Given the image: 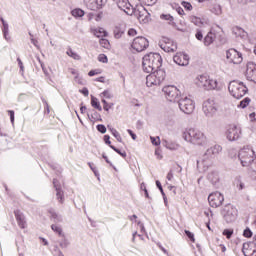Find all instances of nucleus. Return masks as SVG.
<instances>
[{"instance_id": "1", "label": "nucleus", "mask_w": 256, "mask_h": 256, "mask_svg": "<svg viewBox=\"0 0 256 256\" xmlns=\"http://www.w3.org/2000/svg\"><path fill=\"white\" fill-rule=\"evenodd\" d=\"M182 137L184 141L191 143V145H197L198 147H207V145H209V139H207L205 133L195 128L185 130Z\"/></svg>"}, {"instance_id": "2", "label": "nucleus", "mask_w": 256, "mask_h": 256, "mask_svg": "<svg viewBox=\"0 0 256 256\" xmlns=\"http://www.w3.org/2000/svg\"><path fill=\"white\" fill-rule=\"evenodd\" d=\"M195 85L200 89H204V91H221V86H219L217 79H213L207 74L198 75L195 78Z\"/></svg>"}, {"instance_id": "3", "label": "nucleus", "mask_w": 256, "mask_h": 256, "mask_svg": "<svg viewBox=\"0 0 256 256\" xmlns=\"http://www.w3.org/2000/svg\"><path fill=\"white\" fill-rule=\"evenodd\" d=\"M161 67V55L158 53L146 54L142 60V68L145 73H153Z\"/></svg>"}, {"instance_id": "4", "label": "nucleus", "mask_w": 256, "mask_h": 256, "mask_svg": "<svg viewBox=\"0 0 256 256\" xmlns=\"http://www.w3.org/2000/svg\"><path fill=\"white\" fill-rule=\"evenodd\" d=\"M222 147L219 145H214L206 150V152L202 155V157L197 161V165H204V167H209L211 165V161L219 155L220 151H222Z\"/></svg>"}, {"instance_id": "5", "label": "nucleus", "mask_w": 256, "mask_h": 256, "mask_svg": "<svg viewBox=\"0 0 256 256\" xmlns=\"http://www.w3.org/2000/svg\"><path fill=\"white\" fill-rule=\"evenodd\" d=\"M238 159L242 167H249L255 161V151L251 147H244L238 152Z\"/></svg>"}, {"instance_id": "6", "label": "nucleus", "mask_w": 256, "mask_h": 256, "mask_svg": "<svg viewBox=\"0 0 256 256\" xmlns=\"http://www.w3.org/2000/svg\"><path fill=\"white\" fill-rule=\"evenodd\" d=\"M229 93L234 97V99H241V97H245L247 95V86L240 81H232L228 86Z\"/></svg>"}, {"instance_id": "7", "label": "nucleus", "mask_w": 256, "mask_h": 256, "mask_svg": "<svg viewBox=\"0 0 256 256\" xmlns=\"http://www.w3.org/2000/svg\"><path fill=\"white\" fill-rule=\"evenodd\" d=\"M202 111L208 119H213L217 116V111H219V104L215 99L210 98L203 102Z\"/></svg>"}, {"instance_id": "8", "label": "nucleus", "mask_w": 256, "mask_h": 256, "mask_svg": "<svg viewBox=\"0 0 256 256\" xmlns=\"http://www.w3.org/2000/svg\"><path fill=\"white\" fill-rule=\"evenodd\" d=\"M165 77V70H156L155 72H152L146 77V85L147 87H157L161 85L163 81H165Z\"/></svg>"}, {"instance_id": "9", "label": "nucleus", "mask_w": 256, "mask_h": 256, "mask_svg": "<svg viewBox=\"0 0 256 256\" xmlns=\"http://www.w3.org/2000/svg\"><path fill=\"white\" fill-rule=\"evenodd\" d=\"M180 111L186 115H191L195 111V101L190 96L182 95L177 101Z\"/></svg>"}, {"instance_id": "10", "label": "nucleus", "mask_w": 256, "mask_h": 256, "mask_svg": "<svg viewBox=\"0 0 256 256\" xmlns=\"http://www.w3.org/2000/svg\"><path fill=\"white\" fill-rule=\"evenodd\" d=\"M162 93L171 103H175L180 100L183 95H181V91L175 85H167L162 88Z\"/></svg>"}, {"instance_id": "11", "label": "nucleus", "mask_w": 256, "mask_h": 256, "mask_svg": "<svg viewBox=\"0 0 256 256\" xmlns=\"http://www.w3.org/2000/svg\"><path fill=\"white\" fill-rule=\"evenodd\" d=\"M226 59L228 63H233L234 65H240V63H243V54L231 48L226 51Z\"/></svg>"}, {"instance_id": "12", "label": "nucleus", "mask_w": 256, "mask_h": 256, "mask_svg": "<svg viewBox=\"0 0 256 256\" xmlns=\"http://www.w3.org/2000/svg\"><path fill=\"white\" fill-rule=\"evenodd\" d=\"M223 201H225V197L221 192H213L208 196V203L210 207H214L217 209V207H221L223 205Z\"/></svg>"}, {"instance_id": "13", "label": "nucleus", "mask_w": 256, "mask_h": 256, "mask_svg": "<svg viewBox=\"0 0 256 256\" xmlns=\"http://www.w3.org/2000/svg\"><path fill=\"white\" fill-rule=\"evenodd\" d=\"M131 47L134 51H137V53H141V51H145V49L149 47V40L145 37H136L133 40Z\"/></svg>"}, {"instance_id": "14", "label": "nucleus", "mask_w": 256, "mask_h": 256, "mask_svg": "<svg viewBox=\"0 0 256 256\" xmlns=\"http://www.w3.org/2000/svg\"><path fill=\"white\" fill-rule=\"evenodd\" d=\"M134 14L136 15L138 21L140 23H143L144 25H146L147 23H149V21H151V14H149L147 9H145V7L143 6H140L137 9H135Z\"/></svg>"}, {"instance_id": "15", "label": "nucleus", "mask_w": 256, "mask_h": 256, "mask_svg": "<svg viewBox=\"0 0 256 256\" xmlns=\"http://www.w3.org/2000/svg\"><path fill=\"white\" fill-rule=\"evenodd\" d=\"M222 215L226 221V223H233V221H235V219H237V208L228 205L225 206Z\"/></svg>"}, {"instance_id": "16", "label": "nucleus", "mask_w": 256, "mask_h": 256, "mask_svg": "<svg viewBox=\"0 0 256 256\" xmlns=\"http://www.w3.org/2000/svg\"><path fill=\"white\" fill-rule=\"evenodd\" d=\"M160 47L166 53H175V51H177V43L169 38H162L160 41Z\"/></svg>"}, {"instance_id": "17", "label": "nucleus", "mask_w": 256, "mask_h": 256, "mask_svg": "<svg viewBox=\"0 0 256 256\" xmlns=\"http://www.w3.org/2000/svg\"><path fill=\"white\" fill-rule=\"evenodd\" d=\"M226 137L228 141H237L241 137V127L232 125L227 130Z\"/></svg>"}, {"instance_id": "18", "label": "nucleus", "mask_w": 256, "mask_h": 256, "mask_svg": "<svg viewBox=\"0 0 256 256\" xmlns=\"http://www.w3.org/2000/svg\"><path fill=\"white\" fill-rule=\"evenodd\" d=\"M117 5L126 15H133V13H135V8H133L129 0H118Z\"/></svg>"}, {"instance_id": "19", "label": "nucleus", "mask_w": 256, "mask_h": 256, "mask_svg": "<svg viewBox=\"0 0 256 256\" xmlns=\"http://www.w3.org/2000/svg\"><path fill=\"white\" fill-rule=\"evenodd\" d=\"M173 61H174V63H176V65L185 67V66L189 65V55L179 52L176 55H174Z\"/></svg>"}, {"instance_id": "20", "label": "nucleus", "mask_w": 256, "mask_h": 256, "mask_svg": "<svg viewBox=\"0 0 256 256\" xmlns=\"http://www.w3.org/2000/svg\"><path fill=\"white\" fill-rule=\"evenodd\" d=\"M246 79L256 83V64L249 62L246 66Z\"/></svg>"}, {"instance_id": "21", "label": "nucleus", "mask_w": 256, "mask_h": 256, "mask_svg": "<svg viewBox=\"0 0 256 256\" xmlns=\"http://www.w3.org/2000/svg\"><path fill=\"white\" fill-rule=\"evenodd\" d=\"M242 253L244 256H256V244L253 242L244 243Z\"/></svg>"}, {"instance_id": "22", "label": "nucleus", "mask_w": 256, "mask_h": 256, "mask_svg": "<svg viewBox=\"0 0 256 256\" xmlns=\"http://www.w3.org/2000/svg\"><path fill=\"white\" fill-rule=\"evenodd\" d=\"M14 215L20 229H25L27 227V221H25V216H23V213H21L19 210H16L14 211Z\"/></svg>"}, {"instance_id": "23", "label": "nucleus", "mask_w": 256, "mask_h": 256, "mask_svg": "<svg viewBox=\"0 0 256 256\" xmlns=\"http://www.w3.org/2000/svg\"><path fill=\"white\" fill-rule=\"evenodd\" d=\"M232 33L233 35H235V37H240L241 39H245V37H247V32L239 26L233 27Z\"/></svg>"}, {"instance_id": "24", "label": "nucleus", "mask_w": 256, "mask_h": 256, "mask_svg": "<svg viewBox=\"0 0 256 256\" xmlns=\"http://www.w3.org/2000/svg\"><path fill=\"white\" fill-rule=\"evenodd\" d=\"M91 33L99 39H101V37H107V31L101 27L91 28Z\"/></svg>"}, {"instance_id": "25", "label": "nucleus", "mask_w": 256, "mask_h": 256, "mask_svg": "<svg viewBox=\"0 0 256 256\" xmlns=\"http://www.w3.org/2000/svg\"><path fill=\"white\" fill-rule=\"evenodd\" d=\"M215 41V33L208 32V34L204 38V45L209 47Z\"/></svg>"}, {"instance_id": "26", "label": "nucleus", "mask_w": 256, "mask_h": 256, "mask_svg": "<svg viewBox=\"0 0 256 256\" xmlns=\"http://www.w3.org/2000/svg\"><path fill=\"white\" fill-rule=\"evenodd\" d=\"M164 147L170 151H177V149H179V144L177 142L164 141Z\"/></svg>"}, {"instance_id": "27", "label": "nucleus", "mask_w": 256, "mask_h": 256, "mask_svg": "<svg viewBox=\"0 0 256 256\" xmlns=\"http://www.w3.org/2000/svg\"><path fill=\"white\" fill-rule=\"evenodd\" d=\"M108 129L112 133L113 137H115V139L118 141V143H123V138L121 137V134H119L117 129L109 127V126H108Z\"/></svg>"}, {"instance_id": "28", "label": "nucleus", "mask_w": 256, "mask_h": 256, "mask_svg": "<svg viewBox=\"0 0 256 256\" xmlns=\"http://www.w3.org/2000/svg\"><path fill=\"white\" fill-rule=\"evenodd\" d=\"M208 179L211 181V183H213V185H216V183H219V174L216 172H211L208 174Z\"/></svg>"}, {"instance_id": "29", "label": "nucleus", "mask_w": 256, "mask_h": 256, "mask_svg": "<svg viewBox=\"0 0 256 256\" xmlns=\"http://www.w3.org/2000/svg\"><path fill=\"white\" fill-rule=\"evenodd\" d=\"M190 21H191V23L196 25V27H203V25H204L203 20H201V18H199L197 16L190 17Z\"/></svg>"}, {"instance_id": "30", "label": "nucleus", "mask_w": 256, "mask_h": 256, "mask_svg": "<svg viewBox=\"0 0 256 256\" xmlns=\"http://www.w3.org/2000/svg\"><path fill=\"white\" fill-rule=\"evenodd\" d=\"M91 105L94 107V109H98V111H103V108L101 107V104L99 103V100L95 98V96L91 97Z\"/></svg>"}, {"instance_id": "31", "label": "nucleus", "mask_w": 256, "mask_h": 256, "mask_svg": "<svg viewBox=\"0 0 256 256\" xmlns=\"http://www.w3.org/2000/svg\"><path fill=\"white\" fill-rule=\"evenodd\" d=\"M66 54L68 57H71L72 59H75L76 61H79V59H81V56H79V54H77V52L73 51V49L69 48L66 51Z\"/></svg>"}, {"instance_id": "32", "label": "nucleus", "mask_w": 256, "mask_h": 256, "mask_svg": "<svg viewBox=\"0 0 256 256\" xmlns=\"http://www.w3.org/2000/svg\"><path fill=\"white\" fill-rule=\"evenodd\" d=\"M160 19H162L163 21H168L170 25H175V22H173V16H171L170 14H161Z\"/></svg>"}, {"instance_id": "33", "label": "nucleus", "mask_w": 256, "mask_h": 256, "mask_svg": "<svg viewBox=\"0 0 256 256\" xmlns=\"http://www.w3.org/2000/svg\"><path fill=\"white\" fill-rule=\"evenodd\" d=\"M73 17H83L85 15V11L81 10L80 8H76L71 11Z\"/></svg>"}, {"instance_id": "34", "label": "nucleus", "mask_w": 256, "mask_h": 256, "mask_svg": "<svg viewBox=\"0 0 256 256\" xmlns=\"http://www.w3.org/2000/svg\"><path fill=\"white\" fill-rule=\"evenodd\" d=\"M96 9H103L107 5V0H94Z\"/></svg>"}, {"instance_id": "35", "label": "nucleus", "mask_w": 256, "mask_h": 256, "mask_svg": "<svg viewBox=\"0 0 256 256\" xmlns=\"http://www.w3.org/2000/svg\"><path fill=\"white\" fill-rule=\"evenodd\" d=\"M249 103H251V98L246 97L240 102L238 107H241V109H245V107H248Z\"/></svg>"}, {"instance_id": "36", "label": "nucleus", "mask_w": 256, "mask_h": 256, "mask_svg": "<svg viewBox=\"0 0 256 256\" xmlns=\"http://www.w3.org/2000/svg\"><path fill=\"white\" fill-rule=\"evenodd\" d=\"M212 13H214L215 15H221V13H223V10L221 8V5L219 4H215L212 8Z\"/></svg>"}, {"instance_id": "37", "label": "nucleus", "mask_w": 256, "mask_h": 256, "mask_svg": "<svg viewBox=\"0 0 256 256\" xmlns=\"http://www.w3.org/2000/svg\"><path fill=\"white\" fill-rule=\"evenodd\" d=\"M101 47H103L104 49H109L111 47V44L109 43V40L102 38L99 41Z\"/></svg>"}, {"instance_id": "38", "label": "nucleus", "mask_w": 256, "mask_h": 256, "mask_svg": "<svg viewBox=\"0 0 256 256\" xmlns=\"http://www.w3.org/2000/svg\"><path fill=\"white\" fill-rule=\"evenodd\" d=\"M151 143L152 145H155V147H159V145H161V138H159V136L157 137H150Z\"/></svg>"}, {"instance_id": "39", "label": "nucleus", "mask_w": 256, "mask_h": 256, "mask_svg": "<svg viewBox=\"0 0 256 256\" xmlns=\"http://www.w3.org/2000/svg\"><path fill=\"white\" fill-rule=\"evenodd\" d=\"M100 97H104V99H113V94L109 90H105L100 94Z\"/></svg>"}, {"instance_id": "40", "label": "nucleus", "mask_w": 256, "mask_h": 256, "mask_svg": "<svg viewBox=\"0 0 256 256\" xmlns=\"http://www.w3.org/2000/svg\"><path fill=\"white\" fill-rule=\"evenodd\" d=\"M110 149H113V151H115L116 153H118V155H121V157H127V152H121V150L117 149L115 146L110 145Z\"/></svg>"}, {"instance_id": "41", "label": "nucleus", "mask_w": 256, "mask_h": 256, "mask_svg": "<svg viewBox=\"0 0 256 256\" xmlns=\"http://www.w3.org/2000/svg\"><path fill=\"white\" fill-rule=\"evenodd\" d=\"M56 191H57L56 195L59 203H63V191H61V189L57 187H56Z\"/></svg>"}, {"instance_id": "42", "label": "nucleus", "mask_w": 256, "mask_h": 256, "mask_svg": "<svg viewBox=\"0 0 256 256\" xmlns=\"http://www.w3.org/2000/svg\"><path fill=\"white\" fill-rule=\"evenodd\" d=\"M75 83H78V85H85V80L79 74L74 77Z\"/></svg>"}, {"instance_id": "43", "label": "nucleus", "mask_w": 256, "mask_h": 256, "mask_svg": "<svg viewBox=\"0 0 256 256\" xmlns=\"http://www.w3.org/2000/svg\"><path fill=\"white\" fill-rule=\"evenodd\" d=\"M7 113L10 116V121H11L12 125H15V111L8 110Z\"/></svg>"}, {"instance_id": "44", "label": "nucleus", "mask_w": 256, "mask_h": 256, "mask_svg": "<svg viewBox=\"0 0 256 256\" xmlns=\"http://www.w3.org/2000/svg\"><path fill=\"white\" fill-rule=\"evenodd\" d=\"M51 229L55 231V233H58V235H61V233H63V229H61V227H59L58 225L53 224L51 226Z\"/></svg>"}, {"instance_id": "45", "label": "nucleus", "mask_w": 256, "mask_h": 256, "mask_svg": "<svg viewBox=\"0 0 256 256\" xmlns=\"http://www.w3.org/2000/svg\"><path fill=\"white\" fill-rule=\"evenodd\" d=\"M244 237H247L248 239L253 237V232L251 231V229L246 228L243 232Z\"/></svg>"}, {"instance_id": "46", "label": "nucleus", "mask_w": 256, "mask_h": 256, "mask_svg": "<svg viewBox=\"0 0 256 256\" xmlns=\"http://www.w3.org/2000/svg\"><path fill=\"white\" fill-rule=\"evenodd\" d=\"M185 233L190 241H192V243H195V235L189 230H185Z\"/></svg>"}, {"instance_id": "47", "label": "nucleus", "mask_w": 256, "mask_h": 256, "mask_svg": "<svg viewBox=\"0 0 256 256\" xmlns=\"http://www.w3.org/2000/svg\"><path fill=\"white\" fill-rule=\"evenodd\" d=\"M223 235H224L227 239H229V238L232 237V235H233V230H231V229H225V230L223 231Z\"/></svg>"}, {"instance_id": "48", "label": "nucleus", "mask_w": 256, "mask_h": 256, "mask_svg": "<svg viewBox=\"0 0 256 256\" xmlns=\"http://www.w3.org/2000/svg\"><path fill=\"white\" fill-rule=\"evenodd\" d=\"M122 36H123V31H121L119 29H115L114 30V37H115V39H121Z\"/></svg>"}, {"instance_id": "49", "label": "nucleus", "mask_w": 256, "mask_h": 256, "mask_svg": "<svg viewBox=\"0 0 256 256\" xmlns=\"http://www.w3.org/2000/svg\"><path fill=\"white\" fill-rule=\"evenodd\" d=\"M98 61H100V63H107L108 59H107V55L105 54H100L98 56Z\"/></svg>"}, {"instance_id": "50", "label": "nucleus", "mask_w": 256, "mask_h": 256, "mask_svg": "<svg viewBox=\"0 0 256 256\" xmlns=\"http://www.w3.org/2000/svg\"><path fill=\"white\" fill-rule=\"evenodd\" d=\"M97 130H98L100 133H107V128H106L105 125H103V124L97 125Z\"/></svg>"}, {"instance_id": "51", "label": "nucleus", "mask_w": 256, "mask_h": 256, "mask_svg": "<svg viewBox=\"0 0 256 256\" xmlns=\"http://www.w3.org/2000/svg\"><path fill=\"white\" fill-rule=\"evenodd\" d=\"M89 77H94V75H101V70L97 69V70H91L88 73Z\"/></svg>"}, {"instance_id": "52", "label": "nucleus", "mask_w": 256, "mask_h": 256, "mask_svg": "<svg viewBox=\"0 0 256 256\" xmlns=\"http://www.w3.org/2000/svg\"><path fill=\"white\" fill-rule=\"evenodd\" d=\"M183 8L187 9V11H191L193 9V6L189 2H182Z\"/></svg>"}, {"instance_id": "53", "label": "nucleus", "mask_w": 256, "mask_h": 256, "mask_svg": "<svg viewBox=\"0 0 256 256\" xmlns=\"http://www.w3.org/2000/svg\"><path fill=\"white\" fill-rule=\"evenodd\" d=\"M68 74L69 75H73L74 78L77 77L79 75V72H77V70L73 69V68H69L68 69Z\"/></svg>"}, {"instance_id": "54", "label": "nucleus", "mask_w": 256, "mask_h": 256, "mask_svg": "<svg viewBox=\"0 0 256 256\" xmlns=\"http://www.w3.org/2000/svg\"><path fill=\"white\" fill-rule=\"evenodd\" d=\"M1 21H2V25H3V32H4V35L5 33H7V31H9V25L7 23H5V20L3 18H1Z\"/></svg>"}, {"instance_id": "55", "label": "nucleus", "mask_w": 256, "mask_h": 256, "mask_svg": "<svg viewBox=\"0 0 256 256\" xmlns=\"http://www.w3.org/2000/svg\"><path fill=\"white\" fill-rule=\"evenodd\" d=\"M156 187H158L159 191L162 193V196H165V192L163 191V186L159 180L156 181Z\"/></svg>"}, {"instance_id": "56", "label": "nucleus", "mask_w": 256, "mask_h": 256, "mask_svg": "<svg viewBox=\"0 0 256 256\" xmlns=\"http://www.w3.org/2000/svg\"><path fill=\"white\" fill-rule=\"evenodd\" d=\"M128 35L129 37H135V35H137V30L131 28L128 30Z\"/></svg>"}, {"instance_id": "57", "label": "nucleus", "mask_w": 256, "mask_h": 256, "mask_svg": "<svg viewBox=\"0 0 256 256\" xmlns=\"http://www.w3.org/2000/svg\"><path fill=\"white\" fill-rule=\"evenodd\" d=\"M111 137L109 135H105L104 136V142L106 143V145H109V147H111Z\"/></svg>"}, {"instance_id": "58", "label": "nucleus", "mask_w": 256, "mask_h": 256, "mask_svg": "<svg viewBox=\"0 0 256 256\" xmlns=\"http://www.w3.org/2000/svg\"><path fill=\"white\" fill-rule=\"evenodd\" d=\"M155 156L157 157V159L161 160L163 159V155L161 154V150L156 149L155 150Z\"/></svg>"}, {"instance_id": "59", "label": "nucleus", "mask_w": 256, "mask_h": 256, "mask_svg": "<svg viewBox=\"0 0 256 256\" xmlns=\"http://www.w3.org/2000/svg\"><path fill=\"white\" fill-rule=\"evenodd\" d=\"M127 133H129V135L132 137L133 141H135L137 139V135L135 133H133V130L128 129Z\"/></svg>"}, {"instance_id": "60", "label": "nucleus", "mask_w": 256, "mask_h": 256, "mask_svg": "<svg viewBox=\"0 0 256 256\" xmlns=\"http://www.w3.org/2000/svg\"><path fill=\"white\" fill-rule=\"evenodd\" d=\"M157 3V0H146V2H144V5H155Z\"/></svg>"}, {"instance_id": "61", "label": "nucleus", "mask_w": 256, "mask_h": 256, "mask_svg": "<svg viewBox=\"0 0 256 256\" xmlns=\"http://www.w3.org/2000/svg\"><path fill=\"white\" fill-rule=\"evenodd\" d=\"M80 92L82 93V95H84L85 97H89V90L87 88H83L82 90H80Z\"/></svg>"}, {"instance_id": "62", "label": "nucleus", "mask_w": 256, "mask_h": 256, "mask_svg": "<svg viewBox=\"0 0 256 256\" xmlns=\"http://www.w3.org/2000/svg\"><path fill=\"white\" fill-rule=\"evenodd\" d=\"M196 39H198V41H201L203 39V33H201V31H198L196 33Z\"/></svg>"}, {"instance_id": "63", "label": "nucleus", "mask_w": 256, "mask_h": 256, "mask_svg": "<svg viewBox=\"0 0 256 256\" xmlns=\"http://www.w3.org/2000/svg\"><path fill=\"white\" fill-rule=\"evenodd\" d=\"M112 106L113 104L106 103V105H104V111H109Z\"/></svg>"}, {"instance_id": "64", "label": "nucleus", "mask_w": 256, "mask_h": 256, "mask_svg": "<svg viewBox=\"0 0 256 256\" xmlns=\"http://www.w3.org/2000/svg\"><path fill=\"white\" fill-rule=\"evenodd\" d=\"M18 65L20 69L23 71V61H21V58H17Z\"/></svg>"}]
</instances>
